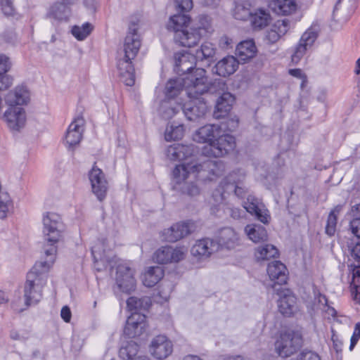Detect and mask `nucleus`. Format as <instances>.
Listing matches in <instances>:
<instances>
[{"label":"nucleus","mask_w":360,"mask_h":360,"mask_svg":"<svg viewBox=\"0 0 360 360\" xmlns=\"http://www.w3.org/2000/svg\"><path fill=\"white\" fill-rule=\"evenodd\" d=\"M222 171L223 165L216 160L192 161L178 165L173 170L174 188L189 197L195 198L201 191L195 181L198 175L212 180V176H219Z\"/></svg>","instance_id":"obj_1"},{"label":"nucleus","mask_w":360,"mask_h":360,"mask_svg":"<svg viewBox=\"0 0 360 360\" xmlns=\"http://www.w3.org/2000/svg\"><path fill=\"white\" fill-rule=\"evenodd\" d=\"M183 87L185 88L187 96H195L196 95H203L211 91L212 86L209 84L206 71L204 69H197L188 76L169 79L165 89V99L160 104V111L161 113L162 105L164 103H172L170 107H176L181 103V101H178L176 98L181 94ZM170 108L169 105L166 110H169Z\"/></svg>","instance_id":"obj_2"},{"label":"nucleus","mask_w":360,"mask_h":360,"mask_svg":"<svg viewBox=\"0 0 360 360\" xmlns=\"http://www.w3.org/2000/svg\"><path fill=\"white\" fill-rule=\"evenodd\" d=\"M221 134L219 125L207 124L195 132L193 140L199 143H209L203 148L202 153L207 157L219 158L233 150L236 144L233 136Z\"/></svg>","instance_id":"obj_3"},{"label":"nucleus","mask_w":360,"mask_h":360,"mask_svg":"<svg viewBox=\"0 0 360 360\" xmlns=\"http://www.w3.org/2000/svg\"><path fill=\"white\" fill-rule=\"evenodd\" d=\"M53 257L35 263L28 273L25 284L24 297L27 305L38 303L42 297V289L46 283L47 274L53 266Z\"/></svg>","instance_id":"obj_4"},{"label":"nucleus","mask_w":360,"mask_h":360,"mask_svg":"<svg viewBox=\"0 0 360 360\" xmlns=\"http://www.w3.org/2000/svg\"><path fill=\"white\" fill-rule=\"evenodd\" d=\"M42 233L46 243L45 248L46 259L55 262L57 252V244L62 240L65 225L61 217L53 212H47L42 216Z\"/></svg>","instance_id":"obj_5"},{"label":"nucleus","mask_w":360,"mask_h":360,"mask_svg":"<svg viewBox=\"0 0 360 360\" xmlns=\"http://www.w3.org/2000/svg\"><path fill=\"white\" fill-rule=\"evenodd\" d=\"M216 49L213 44L206 41L198 49L195 54L190 53H177L175 55V70L178 74L188 76L198 68H193L196 60L213 58Z\"/></svg>","instance_id":"obj_6"},{"label":"nucleus","mask_w":360,"mask_h":360,"mask_svg":"<svg viewBox=\"0 0 360 360\" xmlns=\"http://www.w3.org/2000/svg\"><path fill=\"white\" fill-rule=\"evenodd\" d=\"M202 95L195 96H187L189 99L184 103H179L176 107H171L169 110H166L167 105L169 107L172 103L165 102L162 105V115L165 119L173 117L180 110H182L188 120L194 121L199 117L204 116L207 112V106L201 97Z\"/></svg>","instance_id":"obj_7"},{"label":"nucleus","mask_w":360,"mask_h":360,"mask_svg":"<svg viewBox=\"0 0 360 360\" xmlns=\"http://www.w3.org/2000/svg\"><path fill=\"white\" fill-rule=\"evenodd\" d=\"M190 18L186 14H176L170 17L167 27L174 32V41L181 46L192 47L200 39V33L187 29Z\"/></svg>","instance_id":"obj_8"},{"label":"nucleus","mask_w":360,"mask_h":360,"mask_svg":"<svg viewBox=\"0 0 360 360\" xmlns=\"http://www.w3.org/2000/svg\"><path fill=\"white\" fill-rule=\"evenodd\" d=\"M302 345V338L299 333L292 330L281 333L276 342V351L283 357H288L294 354Z\"/></svg>","instance_id":"obj_9"},{"label":"nucleus","mask_w":360,"mask_h":360,"mask_svg":"<svg viewBox=\"0 0 360 360\" xmlns=\"http://www.w3.org/2000/svg\"><path fill=\"white\" fill-rule=\"evenodd\" d=\"M318 37V32L315 27H309L301 36L298 43L295 46L291 55V62L297 65L311 49Z\"/></svg>","instance_id":"obj_10"},{"label":"nucleus","mask_w":360,"mask_h":360,"mask_svg":"<svg viewBox=\"0 0 360 360\" xmlns=\"http://www.w3.org/2000/svg\"><path fill=\"white\" fill-rule=\"evenodd\" d=\"M173 352V343L165 335H159L154 337L149 345V352L158 360H164Z\"/></svg>","instance_id":"obj_11"},{"label":"nucleus","mask_w":360,"mask_h":360,"mask_svg":"<svg viewBox=\"0 0 360 360\" xmlns=\"http://www.w3.org/2000/svg\"><path fill=\"white\" fill-rule=\"evenodd\" d=\"M115 281L118 288L124 292H130L135 290L136 280L134 270L126 263L118 264L116 270Z\"/></svg>","instance_id":"obj_12"},{"label":"nucleus","mask_w":360,"mask_h":360,"mask_svg":"<svg viewBox=\"0 0 360 360\" xmlns=\"http://www.w3.org/2000/svg\"><path fill=\"white\" fill-rule=\"evenodd\" d=\"M139 26L131 22L124 42V56L129 59H134L141 47V39L139 34Z\"/></svg>","instance_id":"obj_13"},{"label":"nucleus","mask_w":360,"mask_h":360,"mask_svg":"<svg viewBox=\"0 0 360 360\" xmlns=\"http://www.w3.org/2000/svg\"><path fill=\"white\" fill-rule=\"evenodd\" d=\"M186 253L187 249L184 247H162L154 253L153 260L159 264L179 262L185 258Z\"/></svg>","instance_id":"obj_14"},{"label":"nucleus","mask_w":360,"mask_h":360,"mask_svg":"<svg viewBox=\"0 0 360 360\" xmlns=\"http://www.w3.org/2000/svg\"><path fill=\"white\" fill-rule=\"evenodd\" d=\"M8 129L12 131H19L25 126L27 115L22 107H8L2 117Z\"/></svg>","instance_id":"obj_15"},{"label":"nucleus","mask_w":360,"mask_h":360,"mask_svg":"<svg viewBox=\"0 0 360 360\" xmlns=\"http://www.w3.org/2000/svg\"><path fill=\"white\" fill-rule=\"evenodd\" d=\"M91 191L100 201L103 200L108 190V183L103 171L94 166L89 174Z\"/></svg>","instance_id":"obj_16"},{"label":"nucleus","mask_w":360,"mask_h":360,"mask_svg":"<svg viewBox=\"0 0 360 360\" xmlns=\"http://www.w3.org/2000/svg\"><path fill=\"white\" fill-rule=\"evenodd\" d=\"M195 229V224L191 221L176 223L165 229L162 236L166 241L174 243L194 232Z\"/></svg>","instance_id":"obj_17"},{"label":"nucleus","mask_w":360,"mask_h":360,"mask_svg":"<svg viewBox=\"0 0 360 360\" xmlns=\"http://www.w3.org/2000/svg\"><path fill=\"white\" fill-rule=\"evenodd\" d=\"M194 153L195 148L193 145L174 143L167 148L166 155L171 160H184V163L191 162L192 161H204L193 158L192 156Z\"/></svg>","instance_id":"obj_18"},{"label":"nucleus","mask_w":360,"mask_h":360,"mask_svg":"<svg viewBox=\"0 0 360 360\" xmlns=\"http://www.w3.org/2000/svg\"><path fill=\"white\" fill-rule=\"evenodd\" d=\"M243 207L250 214L255 216L257 220L264 224H268L271 220L269 211L266 206L257 198L248 195L243 203Z\"/></svg>","instance_id":"obj_19"},{"label":"nucleus","mask_w":360,"mask_h":360,"mask_svg":"<svg viewBox=\"0 0 360 360\" xmlns=\"http://www.w3.org/2000/svg\"><path fill=\"white\" fill-rule=\"evenodd\" d=\"M84 120L82 117H76L69 125L65 136V146L73 150L81 141L84 131Z\"/></svg>","instance_id":"obj_20"},{"label":"nucleus","mask_w":360,"mask_h":360,"mask_svg":"<svg viewBox=\"0 0 360 360\" xmlns=\"http://www.w3.org/2000/svg\"><path fill=\"white\" fill-rule=\"evenodd\" d=\"M220 244L210 238H203L195 241L192 246L191 252L192 255L198 259H206L212 254L217 252Z\"/></svg>","instance_id":"obj_21"},{"label":"nucleus","mask_w":360,"mask_h":360,"mask_svg":"<svg viewBox=\"0 0 360 360\" xmlns=\"http://www.w3.org/2000/svg\"><path fill=\"white\" fill-rule=\"evenodd\" d=\"M146 328V317L141 313H132L128 317L124 329V334L129 338L141 335Z\"/></svg>","instance_id":"obj_22"},{"label":"nucleus","mask_w":360,"mask_h":360,"mask_svg":"<svg viewBox=\"0 0 360 360\" xmlns=\"http://www.w3.org/2000/svg\"><path fill=\"white\" fill-rule=\"evenodd\" d=\"M230 193L227 189V182L224 179L219 186L213 191L210 203L212 213L217 214L221 209L224 210L226 205V199Z\"/></svg>","instance_id":"obj_23"},{"label":"nucleus","mask_w":360,"mask_h":360,"mask_svg":"<svg viewBox=\"0 0 360 360\" xmlns=\"http://www.w3.org/2000/svg\"><path fill=\"white\" fill-rule=\"evenodd\" d=\"M30 99L29 90L24 86H18L5 96V103L10 107L26 105Z\"/></svg>","instance_id":"obj_24"},{"label":"nucleus","mask_w":360,"mask_h":360,"mask_svg":"<svg viewBox=\"0 0 360 360\" xmlns=\"http://www.w3.org/2000/svg\"><path fill=\"white\" fill-rule=\"evenodd\" d=\"M239 61L233 56H227L219 60L213 68L214 73L221 77H229L238 68Z\"/></svg>","instance_id":"obj_25"},{"label":"nucleus","mask_w":360,"mask_h":360,"mask_svg":"<svg viewBox=\"0 0 360 360\" xmlns=\"http://www.w3.org/2000/svg\"><path fill=\"white\" fill-rule=\"evenodd\" d=\"M78 0H57L48 11V15L55 19L66 20L70 14V6L76 4Z\"/></svg>","instance_id":"obj_26"},{"label":"nucleus","mask_w":360,"mask_h":360,"mask_svg":"<svg viewBox=\"0 0 360 360\" xmlns=\"http://www.w3.org/2000/svg\"><path fill=\"white\" fill-rule=\"evenodd\" d=\"M133 60H128V58L124 56L117 62V69L121 79L127 86H133L135 82L134 68L132 65Z\"/></svg>","instance_id":"obj_27"},{"label":"nucleus","mask_w":360,"mask_h":360,"mask_svg":"<svg viewBox=\"0 0 360 360\" xmlns=\"http://www.w3.org/2000/svg\"><path fill=\"white\" fill-rule=\"evenodd\" d=\"M278 307L279 311L285 316H290L296 311V297L289 290L285 289L280 292Z\"/></svg>","instance_id":"obj_28"},{"label":"nucleus","mask_w":360,"mask_h":360,"mask_svg":"<svg viewBox=\"0 0 360 360\" xmlns=\"http://www.w3.org/2000/svg\"><path fill=\"white\" fill-rule=\"evenodd\" d=\"M267 274L270 280L274 282V284L283 285L287 282V269L285 266L279 261H274L268 264Z\"/></svg>","instance_id":"obj_29"},{"label":"nucleus","mask_w":360,"mask_h":360,"mask_svg":"<svg viewBox=\"0 0 360 360\" xmlns=\"http://www.w3.org/2000/svg\"><path fill=\"white\" fill-rule=\"evenodd\" d=\"M244 175L239 172H234L225 178V183L227 182V189L229 192L234 191L236 195L243 198L246 190L242 186Z\"/></svg>","instance_id":"obj_30"},{"label":"nucleus","mask_w":360,"mask_h":360,"mask_svg":"<svg viewBox=\"0 0 360 360\" xmlns=\"http://www.w3.org/2000/svg\"><path fill=\"white\" fill-rule=\"evenodd\" d=\"M234 97L229 92H223L217 98L214 116L219 119L224 117L231 110Z\"/></svg>","instance_id":"obj_31"},{"label":"nucleus","mask_w":360,"mask_h":360,"mask_svg":"<svg viewBox=\"0 0 360 360\" xmlns=\"http://www.w3.org/2000/svg\"><path fill=\"white\" fill-rule=\"evenodd\" d=\"M220 247L233 249L239 245L240 238L238 233L231 228L223 229L219 235V241Z\"/></svg>","instance_id":"obj_32"},{"label":"nucleus","mask_w":360,"mask_h":360,"mask_svg":"<svg viewBox=\"0 0 360 360\" xmlns=\"http://www.w3.org/2000/svg\"><path fill=\"white\" fill-rule=\"evenodd\" d=\"M269 8L278 15H290L297 9L295 0H271L269 4Z\"/></svg>","instance_id":"obj_33"},{"label":"nucleus","mask_w":360,"mask_h":360,"mask_svg":"<svg viewBox=\"0 0 360 360\" xmlns=\"http://www.w3.org/2000/svg\"><path fill=\"white\" fill-rule=\"evenodd\" d=\"M244 231L248 238L255 243L265 242L268 240L266 229L259 224H248Z\"/></svg>","instance_id":"obj_34"},{"label":"nucleus","mask_w":360,"mask_h":360,"mask_svg":"<svg viewBox=\"0 0 360 360\" xmlns=\"http://www.w3.org/2000/svg\"><path fill=\"white\" fill-rule=\"evenodd\" d=\"M257 48L252 40H246L238 44L236 54L243 63L255 57Z\"/></svg>","instance_id":"obj_35"},{"label":"nucleus","mask_w":360,"mask_h":360,"mask_svg":"<svg viewBox=\"0 0 360 360\" xmlns=\"http://www.w3.org/2000/svg\"><path fill=\"white\" fill-rule=\"evenodd\" d=\"M164 276V271L160 266H150L143 274L142 282L146 287L155 285Z\"/></svg>","instance_id":"obj_36"},{"label":"nucleus","mask_w":360,"mask_h":360,"mask_svg":"<svg viewBox=\"0 0 360 360\" xmlns=\"http://www.w3.org/2000/svg\"><path fill=\"white\" fill-rule=\"evenodd\" d=\"M254 255L257 262H263L278 257V251L274 245L265 244L257 247Z\"/></svg>","instance_id":"obj_37"},{"label":"nucleus","mask_w":360,"mask_h":360,"mask_svg":"<svg viewBox=\"0 0 360 360\" xmlns=\"http://www.w3.org/2000/svg\"><path fill=\"white\" fill-rule=\"evenodd\" d=\"M250 20L255 28H263L266 27L270 20V15L269 13L262 9L256 11L250 15Z\"/></svg>","instance_id":"obj_38"},{"label":"nucleus","mask_w":360,"mask_h":360,"mask_svg":"<svg viewBox=\"0 0 360 360\" xmlns=\"http://www.w3.org/2000/svg\"><path fill=\"white\" fill-rule=\"evenodd\" d=\"M351 213L354 218L349 222V231L354 236L360 239V203L352 207Z\"/></svg>","instance_id":"obj_39"},{"label":"nucleus","mask_w":360,"mask_h":360,"mask_svg":"<svg viewBox=\"0 0 360 360\" xmlns=\"http://www.w3.org/2000/svg\"><path fill=\"white\" fill-rule=\"evenodd\" d=\"M151 304L150 297H143L138 298L136 297H130L127 301V308L130 311H137L141 309H148Z\"/></svg>","instance_id":"obj_40"},{"label":"nucleus","mask_w":360,"mask_h":360,"mask_svg":"<svg viewBox=\"0 0 360 360\" xmlns=\"http://www.w3.org/2000/svg\"><path fill=\"white\" fill-rule=\"evenodd\" d=\"M342 210V205H337L334 209L329 213L328 217L326 233L329 236H333L336 231V225L338 221V216Z\"/></svg>","instance_id":"obj_41"},{"label":"nucleus","mask_w":360,"mask_h":360,"mask_svg":"<svg viewBox=\"0 0 360 360\" xmlns=\"http://www.w3.org/2000/svg\"><path fill=\"white\" fill-rule=\"evenodd\" d=\"M13 208V201L6 192L0 193V219H5Z\"/></svg>","instance_id":"obj_42"},{"label":"nucleus","mask_w":360,"mask_h":360,"mask_svg":"<svg viewBox=\"0 0 360 360\" xmlns=\"http://www.w3.org/2000/svg\"><path fill=\"white\" fill-rule=\"evenodd\" d=\"M139 345L134 341H129L125 346H123L120 349V356L123 360H131L136 356H139Z\"/></svg>","instance_id":"obj_43"},{"label":"nucleus","mask_w":360,"mask_h":360,"mask_svg":"<svg viewBox=\"0 0 360 360\" xmlns=\"http://www.w3.org/2000/svg\"><path fill=\"white\" fill-rule=\"evenodd\" d=\"M93 29L94 27L91 23L85 22L81 26H74L72 28V34L77 39L82 41L91 34Z\"/></svg>","instance_id":"obj_44"},{"label":"nucleus","mask_w":360,"mask_h":360,"mask_svg":"<svg viewBox=\"0 0 360 360\" xmlns=\"http://www.w3.org/2000/svg\"><path fill=\"white\" fill-rule=\"evenodd\" d=\"M184 127L182 124L168 125L165 130V139L167 141L180 139L184 136Z\"/></svg>","instance_id":"obj_45"},{"label":"nucleus","mask_w":360,"mask_h":360,"mask_svg":"<svg viewBox=\"0 0 360 360\" xmlns=\"http://www.w3.org/2000/svg\"><path fill=\"white\" fill-rule=\"evenodd\" d=\"M191 32L200 33V37L205 33L212 32L210 19L207 15H201L198 19V24L196 27H191Z\"/></svg>","instance_id":"obj_46"},{"label":"nucleus","mask_w":360,"mask_h":360,"mask_svg":"<svg viewBox=\"0 0 360 360\" xmlns=\"http://www.w3.org/2000/svg\"><path fill=\"white\" fill-rule=\"evenodd\" d=\"M351 286L354 300L360 304V266L353 269Z\"/></svg>","instance_id":"obj_47"},{"label":"nucleus","mask_w":360,"mask_h":360,"mask_svg":"<svg viewBox=\"0 0 360 360\" xmlns=\"http://www.w3.org/2000/svg\"><path fill=\"white\" fill-rule=\"evenodd\" d=\"M103 243L101 241L95 244L91 248V254L95 262L98 261L105 262L108 260L105 250L103 249Z\"/></svg>","instance_id":"obj_48"},{"label":"nucleus","mask_w":360,"mask_h":360,"mask_svg":"<svg viewBox=\"0 0 360 360\" xmlns=\"http://www.w3.org/2000/svg\"><path fill=\"white\" fill-rule=\"evenodd\" d=\"M252 13L249 8L241 4H238L233 11V16L237 20H246L250 18Z\"/></svg>","instance_id":"obj_49"},{"label":"nucleus","mask_w":360,"mask_h":360,"mask_svg":"<svg viewBox=\"0 0 360 360\" xmlns=\"http://www.w3.org/2000/svg\"><path fill=\"white\" fill-rule=\"evenodd\" d=\"M271 27L281 37L287 33L289 29V21L288 20H277L272 25Z\"/></svg>","instance_id":"obj_50"},{"label":"nucleus","mask_w":360,"mask_h":360,"mask_svg":"<svg viewBox=\"0 0 360 360\" xmlns=\"http://www.w3.org/2000/svg\"><path fill=\"white\" fill-rule=\"evenodd\" d=\"M1 7L3 13L6 15L14 14L15 8L12 0H0Z\"/></svg>","instance_id":"obj_51"},{"label":"nucleus","mask_w":360,"mask_h":360,"mask_svg":"<svg viewBox=\"0 0 360 360\" xmlns=\"http://www.w3.org/2000/svg\"><path fill=\"white\" fill-rule=\"evenodd\" d=\"M173 290V287L170 284H165L163 283L160 286V290H159V295L162 298L163 300L167 301L169 298L170 294Z\"/></svg>","instance_id":"obj_52"},{"label":"nucleus","mask_w":360,"mask_h":360,"mask_svg":"<svg viewBox=\"0 0 360 360\" xmlns=\"http://www.w3.org/2000/svg\"><path fill=\"white\" fill-rule=\"evenodd\" d=\"M360 338V323L355 326L354 331L350 339L349 350L352 351Z\"/></svg>","instance_id":"obj_53"},{"label":"nucleus","mask_w":360,"mask_h":360,"mask_svg":"<svg viewBox=\"0 0 360 360\" xmlns=\"http://www.w3.org/2000/svg\"><path fill=\"white\" fill-rule=\"evenodd\" d=\"M175 3L181 11H189L193 8L192 0H175Z\"/></svg>","instance_id":"obj_54"},{"label":"nucleus","mask_w":360,"mask_h":360,"mask_svg":"<svg viewBox=\"0 0 360 360\" xmlns=\"http://www.w3.org/2000/svg\"><path fill=\"white\" fill-rule=\"evenodd\" d=\"M348 248L352 258L360 263V243H357L354 245H349Z\"/></svg>","instance_id":"obj_55"},{"label":"nucleus","mask_w":360,"mask_h":360,"mask_svg":"<svg viewBox=\"0 0 360 360\" xmlns=\"http://www.w3.org/2000/svg\"><path fill=\"white\" fill-rule=\"evenodd\" d=\"M314 296L316 300V304L318 308L322 310V308L325 307L328 304V300L325 295L321 294L319 292L314 291Z\"/></svg>","instance_id":"obj_56"},{"label":"nucleus","mask_w":360,"mask_h":360,"mask_svg":"<svg viewBox=\"0 0 360 360\" xmlns=\"http://www.w3.org/2000/svg\"><path fill=\"white\" fill-rule=\"evenodd\" d=\"M296 360H320L319 356L311 351L302 352Z\"/></svg>","instance_id":"obj_57"},{"label":"nucleus","mask_w":360,"mask_h":360,"mask_svg":"<svg viewBox=\"0 0 360 360\" xmlns=\"http://www.w3.org/2000/svg\"><path fill=\"white\" fill-rule=\"evenodd\" d=\"M332 341L333 342V348L337 353L342 352V341L340 340L338 335L332 330Z\"/></svg>","instance_id":"obj_58"},{"label":"nucleus","mask_w":360,"mask_h":360,"mask_svg":"<svg viewBox=\"0 0 360 360\" xmlns=\"http://www.w3.org/2000/svg\"><path fill=\"white\" fill-rule=\"evenodd\" d=\"M288 73L294 77L302 79L303 82H305L307 79L305 74L300 68L290 69Z\"/></svg>","instance_id":"obj_59"},{"label":"nucleus","mask_w":360,"mask_h":360,"mask_svg":"<svg viewBox=\"0 0 360 360\" xmlns=\"http://www.w3.org/2000/svg\"><path fill=\"white\" fill-rule=\"evenodd\" d=\"M230 216L234 219L241 218L244 214V211L239 208L227 207Z\"/></svg>","instance_id":"obj_60"},{"label":"nucleus","mask_w":360,"mask_h":360,"mask_svg":"<svg viewBox=\"0 0 360 360\" xmlns=\"http://www.w3.org/2000/svg\"><path fill=\"white\" fill-rule=\"evenodd\" d=\"M266 39L270 43H275L281 38L279 34L275 32V30L271 27V28L267 31L266 35Z\"/></svg>","instance_id":"obj_61"},{"label":"nucleus","mask_w":360,"mask_h":360,"mask_svg":"<svg viewBox=\"0 0 360 360\" xmlns=\"http://www.w3.org/2000/svg\"><path fill=\"white\" fill-rule=\"evenodd\" d=\"M60 316L64 321L70 322L72 317L70 309L68 306H64L60 311Z\"/></svg>","instance_id":"obj_62"},{"label":"nucleus","mask_w":360,"mask_h":360,"mask_svg":"<svg viewBox=\"0 0 360 360\" xmlns=\"http://www.w3.org/2000/svg\"><path fill=\"white\" fill-rule=\"evenodd\" d=\"M322 310L325 312L327 319H330L336 317L337 311L328 304L322 308Z\"/></svg>","instance_id":"obj_63"},{"label":"nucleus","mask_w":360,"mask_h":360,"mask_svg":"<svg viewBox=\"0 0 360 360\" xmlns=\"http://www.w3.org/2000/svg\"><path fill=\"white\" fill-rule=\"evenodd\" d=\"M9 336L12 340L18 341H23L27 338L26 337L20 334V333L18 330L15 329H13L10 331Z\"/></svg>","instance_id":"obj_64"}]
</instances>
